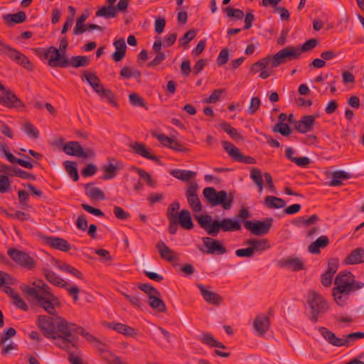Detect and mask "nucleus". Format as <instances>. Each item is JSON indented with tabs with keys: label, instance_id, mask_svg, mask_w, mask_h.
I'll return each instance as SVG.
<instances>
[{
	"label": "nucleus",
	"instance_id": "nucleus-1",
	"mask_svg": "<svg viewBox=\"0 0 364 364\" xmlns=\"http://www.w3.org/2000/svg\"><path fill=\"white\" fill-rule=\"evenodd\" d=\"M58 333L55 334V346L68 352L70 354L72 348H77L78 337L75 333L82 336L86 339H95L94 336L86 331L82 326L74 323H70L65 318L59 317L56 321Z\"/></svg>",
	"mask_w": 364,
	"mask_h": 364
},
{
	"label": "nucleus",
	"instance_id": "nucleus-2",
	"mask_svg": "<svg viewBox=\"0 0 364 364\" xmlns=\"http://www.w3.org/2000/svg\"><path fill=\"white\" fill-rule=\"evenodd\" d=\"M196 218L200 227L212 237L217 236L220 230L230 232L241 230L240 220L231 218H224L221 220H213L212 217L208 214L196 216Z\"/></svg>",
	"mask_w": 364,
	"mask_h": 364
},
{
	"label": "nucleus",
	"instance_id": "nucleus-3",
	"mask_svg": "<svg viewBox=\"0 0 364 364\" xmlns=\"http://www.w3.org/2000/svg\"><path fill=\"white\" fill-rule=\"evenodd\" d=\"M355 276L350 272H341L334 281L335 287L332 294L336 304L341 306H344L351 293V283Z\"/></svg>",
	"mask_w": 364,
	"mask_h": 364
},
{
	"label": "nucleus",
	"instance_id": "nucleus-4",
	"mask_svg": "<svg viewBox=\"0 0 364 364\" xmlns=\"http://www.w3.org/2000/svg\"><path fill=\"white\" fill-rule=\"evenodd\" d=\"M23 291L36 299L35 305L43 309L50 315L56 313L55 306H59L58 299L50 291H40L31 287H26Z\"/></svg>",
	"mask_w": 364,
	"mask_h": 364
},
{
	"label": "nucleus",
	"instance_id": "nucleus-5",
	"mask_svg": "<svg viewBox=\"0 0 364 364\" xmlns=\"http://www.w3.org/2000/svg\"><path fill=\"white\" fill-rule=\"evenodd\" d=\"M203 194L212 206L221 205L225 210H230L234 201V195L228 193L225 191H217L213 187H206L203 189Z\"/></svg>",
	"mask_w": 364,
	"mask_h": 364
},
{
	"label": "nucleus",
	"instance_id": "nucleus-6",
	"mask_svg": "<svg viewBox=\"0 0 364 364\" xmlns=\"http://www.w3.org/2000/svg\"><path fill=\"white\" fill-rule=\"evenodd\" d=\"M307 303L311 309L309 319L316 323L318 318L322 316L329 309L328 304L323 296L314 290L309 292Z\"/></svg>",
	"mask_w": 364,
	"mask_h": 364
},
{
	"label": "nucleus",
	"instance_id": "nucleus-7",
	"mask_svg": "<svg viewBox=\"0 0 364 364\" xmlns=\"http://www.w3.org/2000/svg\"><path fill=\"white\" fill-rule=\"evenodd\" d=\"M41 271L46 279V280L55 285L56 287L65 288L68 291L70 296H71L75 302L77 301L79 299L78 294L80 292V289L76 285L67 287L68 282H65L63 279L58 276L53 271L43 267L41 269Z\"/></svg>",
	"mask_w": 364,
	"mask_h": 364
},
{
	"label": "nucleus",
	"instance_id": "nucleus-8",
	"mask_svg": "<svg viewBox=\"0 0 364 364\" xmlns=\"http://www.w3.org/2000/svg\"><path fill=\"white\" fill-rule=\"evenodd\" d=\"M300 57L298 47L287 46L272 57V67L277 68L288 61L299 59Z\"/></svg>",
	"mask_w": 364,
	"mask_h": 364
},
{
	"label": "nucleus",
	"instance_id": "nucleus-9",
	"mask_svg": "<svg viewBox=\"0 0 364 364\" xmlns=\"http://www.w3.org/2000/svg\"><path fill=\"white\" fill-rule=\"evenodd\" d=\"M7 254L15 263L26 269H33L36 266V260L26 252L10 248Z\"/></svg>",
	"mask_w": 364,
	"mask_h": 364
},
{
	"label": "nucleus",
	"instance_id": "nucleus-10",
	"mask_svg": "<svg viewBox=\"0 0 364 364\" xmlns=\"http://www.w3.org/2000/svg\"><path fill=\"white\" fill-rule=\"evenodd\" d=\"M273 223L272 218H267L263 221L259 220H245L244 223L245 228L250 231L254 235L262 236L267 234Z\"/></svg>",
	"mask_w": 364,
	"mask_h": 364
},
{
	"label": "nucleus",
	"instance_id": "nucleus-11",
	"mask_svg": "<svg viewBox=\"0 0 364 364\" xmlns=\"http://www.w3.org/2000/svg\"><path fill=\"white\" fill-rule=\"evenodd\" d=\"M55 60H60V62L57 63L58 68H68L73 66L75 68L80 67H87L90 60L86 55H76L72 56L70 59L67 58L65 55H62L57 51V56Z\"/></svg>",
	"mask_w": 364,
	"mask_h": 364
},
{
	"label": "nucleus",
	"instance_id": "nucleus-12",
	"mask_svg": "<svg viewBox=\"0 0 364 364\" xmlns=\"http://www.w3.org/2000/svg\"><path fill=\"white\" fill-rule=\"evenodd\" d=\"M63 151L68 155L82 159L92 158L95 155L93 149H87L84 150L80 142L76 141H71L65 144L63 146Z\"/></svg>",
	"mask_w": 364,
	"mask_h": 364
},
{
	"label": "nucleus",
	"instance_id": "nucleus-13",
	"mask_svg": "<svg viewBox=\"0 0 364 364\" xmlns=\"http://www.w3.org/2000/svg\"><path fill=\"white\" fill-rule=\"evenodd\" d=\"M0 103L8 108H21L24 107L23 102L9 89H6L0 82Z\"/></svg>",
	"mask_w": 364,
	"mask_h": 364
},
{
	"label": "nucleus",
	"instance_id": "nucleus-14",
	"mask_svg": "<svg viewBox=\"0 0 364 364\" xmlns=\"http://www.w3.org/2000/svg\"><path fill=\"white\" fill-rule=\"evenodd\" d=\"M225 151L230 156V157L237 162L244 163L245 164H255L256 160L250 156H244L240 149L232 143L228 141H222L221 142Z\"/></svg>",
	"mask_w": 364,
	"mask_h": 364
},
{
	"label": "nucleus",
	"instance_id": "nucleus-15",
	"mask_svg": "<svg viewBox=\"0 0 364 364\" xmlns=\"http://www.w3.org/2000/svg\"><path fill=\"white\" fill-rule=\"evenodd\" d=\"M202 241L203 247L199 250L204 253L221 255L227 252L226 247L220 240L210 237H204L202 238Z\"/></svg>",
	"mask_w": 364,
	"mask_h": 364
},
{
	"label": "nucleus",
	"instance_id": "nucleus-16",
	"mask_svg": "<svg viewBox=\"0 0 364 364\" xmlns=\"http://www.w3.org/2000/svg\"><path fill=\"white\" fill-rule=\"evenodd\" d=\"M198 185L196 181H191L186 191L188 203L194 212L202 210V204L198 196Z\"/></svg>",
	"mask_w": 364,
	"mask_h": 364
},
{
	"label": "nucleus",
	"instance_id": "nucleus-17",
	"mask_svg": "<svg viewBox=\"0 0 364 364\" xmlns=\"http://www.w3.org/2000/svg\"><path fill=\"white\" fill-rule=\"evenodd\" d=\"M36 324L46 338H55V334L58 333L56 323H55L53 318L50 316H38Z\"/></svg>",
	"mask_w": 364,
	"mask_h": 364
},
{
	"label": "nucleus",
	"instance_id": "nucleus-18",
	"mask_svg": "<svg viewBox=\"0 0 364 364\" xmlns=\"http://www.w3.org/2000/svg\"><path fill=\"white\" fill-rule=\"evenodd\" d=\"M33 50L38 57L47 59L49 66L53 68L58 67L57 63L60 62V60H54L56 58L57 51L59 53V50H57L55 47L50 46L47 50L44 48H35Z\"/></svg>",
	"mask_w": 364,
	"mask_h": 364
},
{
	"label": "nucleus",
	"instance_id": "nucleus-19",
	"mask_svg": "<svg viewBox=\"0 0 364 364\" xmlns=\"http://www.w3.org/2000/svg\"><path fill=\"white\" fill-rule=\"evenodd\" d=\"M43 240L50 247L62 252H68L71 249L70 244L66 240L59 237L43 236Z\"/></svg>",
	"mask_w": 364,
	"mask_h": 364
},
{
	"label": "nucleus",
	"instance_id": "nucleus-20",
	"mask_svg": "<svg viewBox=\"0 0 364 364\" xmlns=\"http://www.w3.org/2000/svg\"><path fill=\"white\" fill-rule=\"evenodd\" d=\"M339 261L337 258H331L328 263V269L325 272L321 278V284L328 287L331 286L333 280V275L338 270Z\"/></svg>",
	"mask_w": 364,
	"mask_h": 364
},
{
	"label": "nucleus",
	"instance_id": "nucleus-21",
	"mask_svg": "<svg viewBox=\"0 0 364 364\" xmlns=\"http://www.w3.org/2000/svg\"><path fill=\"white\" fill-rule=\"evenodd\" d=\"M203 299L210 304L219 306L223 302V297L218 293L207 289L203 284H196Z\"/></svg>",
	"mask_w": 364,
	"mask_h": 364
},
{
	"label": "nucleus",
	"instance_id": "nucleus-22",
	"mask_svg": "<svg viewBox=\"0 0 364 364\" xmlns=\"http://www.w3.org/2000/svg\"><path fill=\"white\" fill-rule=\"evenodd\" d=\"M316 117L314 115H304L295 121L294 129L299 133L306 134L313 130Z\"/></svg>",
	"mask_w": 364,
	"mask_h": 364
},
{
	"label": "nucleus",
	"instance_id": "nucleus-23",
	"mask_svg": "<svg viewBox=\"0 0 364 364\" xmlns=\"http://www.w3.org/2000/svg\"><path fill=\"white\" fill-rule=\"evenodd\" d=\"M109 164L104 165L102 170L105 172L102 176L103 180H109L113 178L116 175L117 170H120L123 168V164L120 161H117L114 158L108 159Z\"/></svg>",
	"mask_w": 364,
	"mask_h": 364
},
{
	"label": "nucleus",
	"instance_id": "nucleus-24",
	"mask_svg": "<svg viewBox=\"0 0 364 364\" xmlns=\"http://www.w3.org/2000/svg\"><path fill=\"white\" fill-rule=\"evenodd\" d=\"M130 148L132 149L134 154L140 155L146 159L152 160L158 164H161L159 156L151 154L146 149V146L144 144L135 141L130 144Z\"/></svg>",
	"mask_w": 364,
	"mask_h": 364
},
{
	"label": "nucleus",
	"instance_id": "nucleus-25",
	"mask_svg": "<svg viewBox=\"0 0 364 364\" xmlns=\"http://www.w3.org/2000/svg\"><path fill=\"white\" fill-rule=\"evenodd\" d=\"M107 326L126 336L135 337L137 335V329L124 323L110 322L107 323Z\"/></svg>",
	"mask_w": 364,
	"mask_h": 364
},
{
	"label": "nucleus",
	"instance_id": "nucleus-26",
	"mask_svg": "<svg viewBox=\"0 0 364 364\" xmlns=\"http://www.w3.org/2000/svg\"><path fill=\"white\" fill-rule=\"evenodd\" d=\"M11 60L15 61L16 63L19 64L24 68L27 70H31L32 69V63L29 60V59L23 53H21L18 50L12 48L10 50V52L8 53L7 55Z\"/></svg>",
	"mask_w": 364,
	"mask_h": 364
},
{
	"label": "nucleus",
	"instance_id": "nucleus-27",
	"mask_svg": "<svg viewBox=\"0 0 364 364\" xmlns=\"http://www.w3.org/2000/svg\"><path fill=\"white\" fill-rule=\"evenodd\" d=\"M277 266L280 268H289L295 272L304 269V262L298 257H289L281 259L277 262Z\"/></svg>",
	"mask_w": 364,
	"mask_h": 364
},
{
	"label": "nucleus",
	"instance_id": "nucleus-28",
	"mask_svg": "<svg viewBox=\"0 0 364 364\" xmlns=\"http://www.w3.org/2000/svg\"><path fill=\"white\" fill-rule=\"evenodd\" d=\"M177 223L186 230H191L194 228L191 213L187 209H183L176 216Z\"/></svg>",
	"mask_w": 364,
	"mask_h": 364
},
{
	"label": "nucleus",
	"instance_id": "nucleus-29",
	"mask_svg": "<svg viewBox=\"0 0 364 364\" xmlns=\"http://www.w3.org/2000/svg\"><path fill=\"white\" fill-rule=\"evenodd\" d=\"M113 45L116 49L112 55V58L115 62L121 61L126 55L127 45L123 38L114 40Z\"/></svg>",
	"mask_w": 364,
	"mask_h": 364
},
{
	"label": "nucleus",
	"instance_id": "nucleus-30",
	"mask_svg": "<svg viewBox=\"0 0 364 364\" xmlns=\"http://www.w3.org/2000/svg\"><path fill=\"white\" fill-rule=\"evenodd\" d=\"M318 330L321 335L328 343L336 347L343 346V338H338L334 333L331 331L327 328L321 326L319 327Z\"/></svg>",
	"mask_w": 364,
	"mask_h": 364
},
{
	"label": "nucleus",
	"instance_id": "nucleus-31",
	"mask_svg": "<svg viewBox=\"0 0 364 364\" xmlns=\"http://www.w3.org/2000/svg\"><path fill=\"white\" fill-rule=\"evenodd\" d=\"M346 264H357L364 262V247L353 250L344 260Z\"/></svg>",
	"mask_w": 364,
	"mask_h": 364
},
{
	"label": "nucleus",
	"instance_id": "nucleus-32",
	"mask_svg": "<svg viewBox=\"0 0 364 364\" xmlns=\"http://www.w3.org/2000/svg\"><path fill=\"white\" fill-rule=\"evenodd\" d=\"M254 327L259 336H263L268 331L270 321L265 316H257L254 321Z\"/></svg>",
	"mask_w": 364,
	"mask_h": 364
},
{
	"label": "nucleus",
	"instance_id": "nucleus-33",
	"mask_svg": "<svg viewBox=\"0 0 364 364\" xmlns=\"http://www.w3.org/2000/svg\"><path fill=\"white\" fill-rule=\"evenodd\" d=\"M161 257L168 262H173L177 260V257L174 256L173 251L171 250L164 241L160 240L156 245Z\"/></svg>",
	"mask_w": 364,
	"mask_h": 364
},
{
	"label": "nucleus",
	"instance_id": "nucleus-34",
	"mask_svg": "<svg viewBox=\"0 0 364 364\" xmlns=\"http://www.w3.org/2000/svg\"><path fill=\"white\" fill-rule=\"evenodd\" d=\"M2 18L9 26H12L23 23L26 20V14L25 11H20L16 14H5Z\"/></svg>",
	"mask_w": 364,
	"mask_h": 364
},
{
	"label": "nucleus",
	"instance_id": "nucleus-35",
	"mask_svg": "<svg viewBox=\"0 0 364 364\" xmlns=\"http://www.w3.org/2000/svg\"><path fill=\"white\" fill-rule=\"evenodd\" d=\"M200 341L201 343L210 348H218V350L220 349V350H223L227 348L223 343L215 338L210 333H203Z\"/></svg>",
	"mask_w": 364,
	"mask_h": 364
},
{
	"label": "nucleus",
	"instance_id": "nucleus-36",
	"mask_svg": "<svg viewBox=\"0 0 364 364\" xmlns=\"http://www.w3.org/2000/svg\"><path fill=\"white\" fill-rule=\"evenodd\" d=\"M331 180L328 182L330 186H340L341 180H347L351 178L352 174L345 171H335L331 173Z\"/></svg>",
	"mask_w": 364,
	"mask_h": 364
},
{
	"label": "nucleus",
	"instance_id": "nucleus-37",
	"mask_svg": "<svg viewBox=\"0 0 364 364\" xmlns=\"http://www.w3.org/2000/svg\"><path fill=\"white\" fill-rule=\"evenodd\" d=\"M148 303L150 307L159 312L164 313L166 311V306L164 301L161 299V294L150 295L148 298Z\"/></svg>",
	"mask_w": 364,
	"mask_h": 364
},
{
	"label": "nucleus",
	"instance_id": "nucleus-38",
	"mask_svg": "<svg viewBox=\"0 0 364 364\" xmlns=\"http://www.w3.org/2000/svg\"><path fill=\"white\" fill-rule=\"evenodd\" d=\"M329 244V239L326 235L320 236L316 241L313 242L308 247V250L312 254H319L320 249L324 248Z\"/></svg>",
	"mask_w": 364,
	"mask_h": 364
},
{
	"label": "nucleus",
	"instance_id": "nucleus-39",
	"mask_svg": "<svg viewBox=\"0 0 364 364\" xmlns=\"http://www.w3.org/2000/svg\"><path fill=\"white\" fill-rule=\"evenodd\" d=\"M85 194L90 199L95 200H104L105 198L104 192L98 187H92V183H87L85 186Z\"/></svg>",
	"mask_w": 364,
	"mask_h": 364
},
{
	"label": "nucleus",
	"instance_id": "nucleus-40",
	"mask_svg": "<svg viewBox=\"0 0 364 364\" xmlns=\"http://www.w3.org/2000/svg\"><path fill=\"white\" fill-rule=\"evenodd\" d=\"M84 76L86 81L93 88L95 92L100 93L101 88L103 87L100 78L96 75L95 73H92L88 71H85Z\"/></svg>",
	"mask_w": 364,
	"mask_h": 364
},
{
	"label": "nucleus",
	"instance_id": "nucleus-41",
	"mask_svg": "<svg viewBox=\"0 0 364 364\" xmlns=\"http://www.w3.org/2000/svg\"><path fill=\"white\" fill-rule=\"evenodd\" d=\"M170 174L182 181H188L196 176V173L188 170L173 169L170 171Z\"/></svg>",
	"mask_w": 364,
	"mask_h": 364
},
{
	"label": "nucleus",
	"instance_id": "nucleus-42",
	"mask_svg": "<svg viewBox=\"0 0 364 364\" xmlns=\"http://www.w3.org/2000/svg\"><path fill=\"white\" fill-rule=\"evenodd\" d=\"M264 204L268 208L278 209L284 208L286 205V202L282 198L274 196H268L265 198Z\"/></svg>",
	"mask_w": 364,
	"mask_h": 364
},
{
	"label": "nucleus",
	"instance_id": "nucleus-43",
	"mask_svg": "<svg viewBox=\"0 0 364 364\" xmlns=\"http://www.w3.org/2000/svg\"><path fill=\"white\" fill-rule=\"evenodd\" d=\"M245 244L250 245V247L252 249L253 252L255 251H264L269 248L267 240L266 239H250L247 240Z\"/></svg>",
	"mask_w": 364,
	"mask_h": 364
},
{
	"label": "nucleus",
	"instance_id": "nucleus-44",
	"mask_svg": "<svg viewBox=\"0 0 364 364\" xmlns=\"http://www.w3.org/2000/svg\"><path fill=\"white\" fill-rule=\"evenodd\" d=\"M220 127L226 132L233 140L242 141L243 136L228 122H222Z\"/></svg>",
	"mask_w": 364,
	"mask_h": 364
},
{
	"label": "nucleus",
	"instance_id": "nucleus-45",
	"mask_svg": "<svg viewBox=\"0 0 364 364\" xmlns=\"http://www.w3.org/2000/svg\"><path fill=\"white\" fill-rule=\"evenodd\" d=\"M63 166L73 181H77L79 180L77 163L75 161H65L63 162Z\"/></svg>",
	"mask_w": 364,
	"mask_h": 364
},
{
	"label": "nucleus",
	"instance_id": "nucleus-46",
	"mask_svg": "<svg viewBox=\"0 0 364 364\" xmlns=\"http://www.w3.org/2000/svg\"><path fill=\"white\" fill-rule=\"evenodd\" d=\"M269 63L272 64V58H270L269 56L263 58L258 60L257 62L252 64L250 69V73L255 74L259 71H262L264 69L267 68Z\"/></svg>",
	"mask_w": 364,
	"mask_h": 364
},
{
	"label": "nucleus",
	"instance_id": "nucleus-47",
	"mask_svg": "<svg viewBox=\"0 0 364 364\" xmlns=\"http://www.w3.org/2000/svg\"><path fill=\"white\" fill-rule=\"evenodd\" d=\"M96 16H101L105 18H114L117 16L114 6H104L100 8L96 14Z\"/></svg>",
	"mask_w": 364,
	"mask_h": 364
},
{
	"label": "nucleus",
	"instance_id": "nucleus-48",
	"mask_svg": "<svg viewBox=\"0 0 364 364\" xmlns=\"http://www.w3.org/2000/svg\"><path fill=\"white\" fill-rule=\"evenodd\" d=\"M345 338H343V346H350L355 341L364 338V333L363 332H354L350 333L346 336H344Z\"/></svg>",
	"mask_w": 364,
	"mask_h": 364
},
{
	"label": "nucleus",
	"instance_id": "nucleus-49",
	"mask_svg": "<svg viewBox=\"0 0 364 364\" xmlns=\"http://www.w3.org/2000/svg\"><path fill=\"white\" fill-rule=\"evenodd\" d=\"M319 220L317 215L314 214L310 216L309 218H305L304 217H299L293 221V224L296 226L304 225L305 227H308L310 225L316 223Z\"/></svg>",
	"mask_w": 364,
	"mask_h": 364
},
{
	"label": "nucleus",
	"instance_id": "nucleus-50",
	"mask_svg": "<svg viewBox=\"0 0 364 364\" xmlns=\"http://www.w3.org/2000/svg\"><path fill=\"white\" fill-rule=\"evenodd\" d=\"M98 95L100 96L102 99H106L107 101L113 106L117 107L118 104L115 100V95L114 92L109 89H106L104 87L101 88L100 93Z\"/></svg>",
	"mask_w": 364,
	"mask_h": 364
},
{
	"label": "nucleus",
	"instance_id": "nucleus-51",
	"mask_svg": "<svg viewBox=\"0 0 364 364\" xmlns=\"http://www.w3.org/2000/svg\"><path fill=\"white\" fill-rule=\"evenodd\" d=\"M274 132H277L284 136H288L291 134V129L289 125L285 122H278L272 128Z\"/></svg>",
	"mask_w": 364,
	"mask_h": 364
},
{
	"label": "nucleus",
	"instance_id": "nucleus-52",
	"mask_svg": "<svg viewBox=\"0 0 364 364\" xmlns=\"http://www.w3.org/2000/svg\"><path fill=\"white\" fill-rule=\"evenodd\" d=\"M196 30L188 31L179 39V44L185 49H187L188 48V43L196 37Z\"/></svg>",
	"mask_w": 364,
	"mask_h": 364
},
{
	"label": "nucleus",
	"instance_id": "nucleus-53",
	"mask_svg": "<svg viewBox=\"0 0 364 364\" xmlns=\"http://www.w3.org/2000/svg\"><path fill=\"white\" fill-rule=\"evenodd\" d=\"M180 203L178 201H174L167 208L166 217L168 220L176 219V216L179 214Z\"/></svg>",
	"mask_w": 364,
	"mask_h": 364
},
{
	"label": "nucleus",
	"instance_id": "nucleus-54",
	"mask_svg": "<svg viewBox=\"0 0 364 364\" xmlns=\"http://www.w3.org/2000/svg\"><path fill=\"white\" fill-rule=\"evenodd\" d=\"M23 132L29 136L33 139H37L39 137V132L35 127V126L30 122H26L23 124Z\"/></svg>",
	"mask_w": 364,
	"mask_h": 364
},
{
	"label": "nucleus",
	"instance_id": "nucleus-55",
	"mask_svg": "<svg viewBox=\"0 0 364 364\" xmlns=\"http://www.w3.org/2000/svg\"><path fill=\"white\" fill-rule=\"evenodd\" d=\"M130 103L134 107H145L146 109H148V107H146V104L144 100L137 93H132L129 96Z\"/></svg>",
	"mask_w": 364,
	"mask_h": 364
},
{
	"label": "nucleus",
	"instance_id": "nucleus-56",
	"mask_svg": "<svg viewBox=\"0 0 364 364\" xmlns=\"http://www.w3.org/2000/svg\"><path fill=\"white\" fill-rule=\"evenodd\" d=\"M318 43V41L315 38L307 40L300 48H298L300 55H301V53H306L314 49Z\"/></svg>",
	"mask_w": 364,
	"mask_h": 364
},
{
	"label": "nucleus",
	"instance_id": "nucleus-57",
	"mask_svg": "<svg viewBox=\"0 0 364 364\" xmlns=\"http://www.w3.org/2000/svg\"><path fill=\"white\" fill-rule=\"evenodd\" d=\"M225 12L228 17H234L237 20H241L244 17V12L239 9H233L230 6H228L224 9Z\"/></svg>",
	"mask_w": 364,
	"mask_h": 364
},
{
	"label": "nucleus",
	"instance_id": "nucleus-58",
	"mask_svg": "<svg viewBox=\"0 0 364 364\" xmlns=\"http://www.w3.org/2000/svg\"><path fill=\"white\" fill-rule=\"evenodd\" d=\"M138 288L146 293L148 295V297L154 294H160L159 291L150 284L139 283L138 284Z\"/></svg>",
	"mask_w": 364,
	"mask_h": 364
},
{
	"label": "nucleus",
	"instance_id": "nucleus-59",
	"mask_svg": "<svg viewBox=\"0 0 364 364\" xmlns=\"http://www.w3.org/2000/svg\"><path fill=\"white\" fill-rule=\"evenodd\" d=\"M134 168L136 170L140 178L144 179L149 186L156 187V181L151 178V176L146 171L136 167H134Z\"/></svg>",
	"mask_w": 364,
	"mask_h": 364
},
{
	"label": "nucleus",
	"instance_id": "nucleus-60",
	"mask_svg": "<svg viewBox=\"0 0 364 364\" xmlns=\"http://www.w3.org/2000/svg\"><path fill=\"white\" fill-rule=\"evenodd\" d=\"M113 213L119 220H126L130 218V214L128 212H126L122 208L117 205L114 206Z\"/></svg>",
	"mask_w": 364,
	"mask_h": 364
},
{
	"label": "nucleus",
	"instance_id": "nucleus-61",
	"mask_svg": "<svg viewBox=\"0 0 364 364\" xmlns=\"http://www.w3.org/2000/svg\"><path fill=\"white\" fill-rule=\"evenodd\" d=\"M11 185L9 176L0 175V193H4L10 191Z\"/></svg>",
	"mask_w": 364,
	"mask_h": 364
},
{
	"label": "nucleus",
	"instance_id": "nucleus-62",
	"mask_svg": "<svg viewBox=\"0 0 364 364\" xmlns=\"http://www.w3.org/2000/svg\"><path fill=\"white\" fill-rule=\"evenodd\" d=\"M122 294L133 306L138 307L139 309L142 307L143 304L138 295L132 296L125 292H122Z\"/></svg>",
	"mask_w": 364,
	"mask_h": 364
},
{
	"label": "nucleus",
	"instance_id": "nucleus-63",
	"mask_svg": "<svg viewBox=\"0 0 364 364\" xmlns=\"http://www.w3.org/2000/svg\"><path fill=\"white\" fill-rule=\"evenodd\" d=\"M229 60V50L228 48H223L220 50L219 55L217 58V64L218 66H222L228 63Z\"/></svg>",
	"mask_w": 364,
	"mask_h": 364
},
{
	"label": "nucleus",
	"instance_id": "nucleus-64",
	"mask_svg": "<svg viewBox=\"0 0 364 364\" xmlns=\"http://www.w3.org/2000/svg\"><path fill=\"white\" fill-rule=\"evenodd\" d=\"M18 197L19 203L22 208H26L28 206L29 195L24 190H19L18 191Z\"/></svg>",
	"mask_w": 364,
	"mask_h": 364
}]
</instances>
